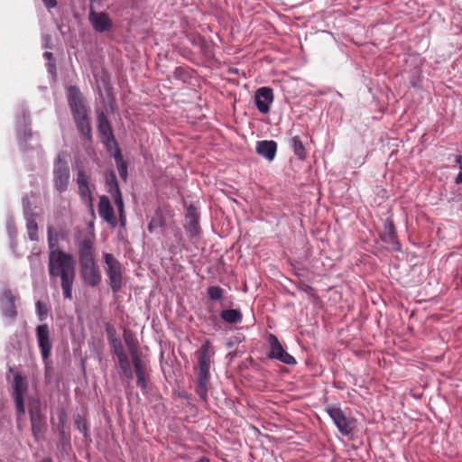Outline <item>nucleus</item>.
<instances>
[{"mask_svg": "<svg viewBox=\"0 0 462 462\" xmlns=\"http://www.w3.org/2000/svg\"><path fill=\"white\" fill-rule=\"evenodd\" d=\"M75 259L65 251L49 252L48 272L51 279L60 278V285L65 300H71L75 281Z\"/></svg>", "mask_w": 462, "mask_h": 462, "instance_id": "obj_1", "label": "nucleus"}, {"mask_svg": "<svg viewBox=\"0 0 462 462\" xmlns=\"http://www.w3.org/2000/svg\"><path fill=\"white\" fill-rule=\"evenodd\" d=\"M79 276L82 282L91 288L101 283L102 275L95 260L94 241L90 237L82 239L78 245Z\"/></svg>", "mask_w": 462, "mask_h": 462, "instance_id": "obj_2", "label": "nucleus"}, {"mask_svg": "<svg viewBox=\"0 0 462 462\" xmlns=\"http://www.w3.org/2000/svg\"><path fill=\"white\" fill-rule=\"evenodd\" d=\"M68 92V102L76 127L85 139L90 141L92 138V129L88 109L83 102L81 93L76 86L69 87Z\"/></svg>", "mask_w": 462, "mask_h": 462, "instance_id": "obj_3", "label": "nucleus"}, {"mask_svg": "<svg viewBox=\"0 0 462 462\" xmlns=\"http://www.w3.org/2000/svg\"><path fill=\"white\" fill-rule=\"evenodd\" d=\"M68 153L60 152L53 162V183L54 188L59 193H63L68 189L70 171L68 163Z\"/></svg>", "mask_w": 462, "mask_h": 462, "instance_id": "obj_4", "label": "nucleus"}, {"mask_svg": "<svg viewBox=\"0 0 462 462\" xmlns=\"http://www.w3.org/2000/svg\"><path fill=\"white\" fill-rule=\"evenodd\" d=\"M103 259L110 289L114 293H117L124 286L122 263L110 253H104Z\"/></svg>", "mask_w": 462, "mask_h": 462, "instance_id": "obj_5", "label": "nucleus"}, {"mask_svg": "<svg viewBox=\"0 0 462 462\" xmlns=\"http://www.w3.org/2000/svg\"><path fill=\"white\" fill-rule=\"evenodd\" d=\"M325 411L343 436H350L353 434L355 420L346 417L340 407L327 405Z\"/></svg>", "mask_w": 462, "mask_h": 462, "instance_id": "obj_6", "label": "nucleus"}, {"mask_svg": "<svg viewBox=\"0 0 462 462\" xmlns=\"http://www.w3.org/2000/svg\"><path fill=\"white\" fill-rule=\"evenodd\" d=\"M269 344V352L267 357L269 359L278 360L285 365H295L296 359L289 354L274 334H269L267 337Z\"/></svg>", "mask_w": 462, "mask_h": 462, "instance_id": "obj_7", "label": "nucleus"}, {"mask_svg": "<svg viewBox=\"0 0 462 462\" xmlns=\"http://www.w3.org/2000/svg\"><path fill=\"white\" fill-rule=\"evenodd\" d=\"M36 339L40 349L42 361L51 358L52 350V341L49 325L44 323L38 325L35 328Z\"/></svg>", "mask_w": 462, "mask_h": 462, "instance_id": "obj_8", "label": "nucleus"}, {"mask_svg": "<svg viewBox=\"0 0 462 462\" xmlns=\"http://www.w3.org/2000/svg\"><path fill=\"white\" fill-rule=\"evenodd\" d=\"M27 389L28 385L23 376L20 374H16L14 377L12 395L14 401L15 410L18 416L23 415L25 413L23 395L27 392Z\"/></svg>", "mask_w": 462, "mask_h": 462, "instance_id": "obj_9", "label": "nucleus"}, {"mask_svg": "<svg viewBox=\"0 0 462 462\" xmlns=\"http://www.w3.org/2000/svg\"><path fill=\"white\" fill-rule=\"evenodd\" d=\"M76 181L81 201L88 206L93 212V196L89 186V176L83 168L78 169Z\"/></svg>", "mask_w": 462, "mask_h": 462, "instance_id": "obj_10", "label": "nucleus"}, {"mask_svg": "<svg viewBox=\"0 0 462 462\" xmlns=\"http://www.w3.org/2000/svg\"><path fill=\"white\" fill-rule=\"evenodd\" d=\"M97 131L102 143L107 149H110L112 145L116 146V149L118 148L113 134L111 125L104 113H101L97 116Z\"/></svg>", "mask_w": 462, "mask_h": 462, "instance_id": "obj_11", "label": "nucleus"}, {"mask_svg": "<svg viewBox=\"0 0 462 462\" xmlns=\"http://www.w3.org/2000/svg\"><path fill=\"white\" fill-rule=\"evenodd\" d=\"M273 99V90L269 87H261L255 91L254 103L258 111L262 114L269 113Z\"/></svg>", "mask_w": 462, "mask_h": 462, "instance_id": "obj_12", "label": "nucleus"}, {"mask_svg": "<svg viewBox=\"0 0 462 462\" xmlns=\"http://www.w3.org/2000/svg\"><path fill=\"white\" fill-rule=\"evenodd\" d=\"M88 20L93 29L98 32H109L113 27V23L107 14L96 12L92 7H90Z\"/></svg>", "mask_w": 462, "mask_h": 462, "instance_id": "obj_13", "label": "nucleus"}, {"mask_svg": "<svg viewBox=\"0 0 462 462\" xmlns=\"http://www.w3.org/2000/svg\"><path fill=\"white\" fill-rule=\"evenodd\" d=\"M382 241L391 245L392 250L400 252L402 246L398 241L394 223L391 217H387L383 224V230L380 235Z\"/></svg>", "mask_w": 462, "mask_h": 462, "instance_id": "obj_14", "label": "nucleus"}, {"mask_svg": "<svg viewBox=\"0 0 462 462\" xmlns=\"http://www.w3.org/2000/svg\"><path fill=\"white\" fill-rule=\"evenodd\" d=\"M186 219L188 220L184 226L186 233L190 237L198 236L200 233L199 213L195 205L190 204L187 207Z\"/></svg>", "mask_w": 462, "mask_h": 462, "instance_id": "obj_15", "label": "nucleus"}, {"mask_svg": "<svg viewBox=\"0 0 462 462\" xmlns=\"http://www.w3.org/2000/svg\"><path fill=\"white\" fill-rule=\"evenodd\" d=\"M198 355V369L210 370L211 358L215 355L214 347L208 339H206L199 349L197 351Z\"/></svg>", "mask_w": 462, "mask_h": 462, "instance_id": "obj_16", "label": "nucleus"}, {"mask_svg": "<svg viewBox=\"0 0 462 462\" xmlns=\"http://www.w3.org/2000/svg\"><path fill=\"white\" fill-rule=\"evenodd\" d=\"M210 372L209 370L198 369L196 393L199 400L207 402L209 390Z\"/></svg>", "mask_w": 462, "mask_h": 462, "instance_id": "obj_17", "label": "nucleus"}, {"mask_svg": "<svg viewBox=\"0 0 462 462\" xmlns=\"http://www.w3.org/2000/svg\"><path fill=\"white\" fill-rule=\"evenodd\" d=\"M0 308L3 315L11 319H14L17 316V311L14 305V297L11 290L5 289L2 291L0 298Z\"/></svg>", "mask_w": 462, "mask_h": 462, "instance_id": "obj_18", "label": "nucleus"}, {"mask_svg": "<svg viewBox=\"0 0 462 462\" xmlns=\"http://www.w3.org/2000/svg\"><path fill=\"white\" fill-rule=\"evenodd\" d=\"M98 213L99 216L109 225L115 226L116 224V218L115 215V210L109 199L103 195L99 198L98 203Z\"/></svg>", "mask_w": 462, "mask_h": 462, "instance_id": "obj_19", "label": "nucleus"}, {"mask_svg": "<svg viewBox=\"0 0 462 462\" xmlns=\"http://www.w3.org/2000/svg\"><path fill=\"white\" fill-rule=\"evenodd\" d=\"M256 152L269 162H272L277 152V143L273 140L258 141L255 145Z\"/></svg>", "mask_w": 462, "mask_h": 462, "instance_id": "obj_20", "label": "nucleus"}, {"mask_svg": "<svg viewBox=\"0 0 462 462\" xmlns=\"http://www.w3.org/2000/svg\"><path fill=\"white\" fill-rule=\"evenodd\" d=\"M23 118L24 123V127L21 133L18 134V139L19 143L22 146L23 150L28 149L27 143L32 136V132L30 127L31 125V119H30V113L28 110L23 111Z\"/></svg>", "mask_w": 462, "mask_h": 462, "instance_id": "obj_21", "label": "nucleus"}, {"mask_svg": "<svg viewBox=\"0 0 462 462\" xmlns=\"http://www.w3.org/2000/svg\"><path fill=\"white\" fill-rule=\"evenodd\" d=\"M220 319L228 324H239L243 320V314L239 309H226L219 313Z\"/></svg>", "mask_w": 462, "mask_h": 462, "instance_id": "obj_22", "label": "nucleus"}, {"mask_svg": "<svg viewBox=\"0 0 462 462\" xmlns=\"http://www.w3.org/2000/svg\"><path fill=\"white\" fill-rule=\"evenodd\" d=\"M290 145H291V149L293 150L295 156L298 159H300L301 161H304L306 159V156H307L306 149H305L303 142L300 136L296 135V136L291 137L290 139Z\"/></svg>", "mask_w": 462, "mask_h": 462, "instance_id": "obj_23", "label": "nucleus"}, {"mask_svg": "<svg viewBox=\"0 0 462 462\" xmlns=\"http://www.w3.org/2000/svg\"><path fill=\"white\" fill-rule=\"evenodd\" d=\"M26 221V229L28 237L31 241H38V225L36 223V215H30L24 217Z\"/></svg>", "mask_w": 462, "mask_h": 462, "instance_id": "obj_24", "label": "nucleus"}, {"mask_svg": "<svg viewBox=\"0 0 462 462\" xmlns=\"http://www.w3.org/2000/svg\"><path fill=\"white\" fill-rule=\"evenodd\" d=\"M59 233L52 226L47 227V240L49 252L62 251L59 248Z\"/></svg>", "mask_w": 462, "mask_h": 462, "instance_id": "obj_25", "label": "nucleus"}, {"mask_svg": "<svg viewBox=\"0 0 462 462\" xmlns=\"http://www.w3.org/2000/svg\"><path fill=\"white\" fill-rule=\"evenodd\" d=\"M114 158H115L116 163V167H117V171H118V174H119L120 178L123 180H126L127 175H128L127 162L125 161H124L119 148L116 149Z\"/></svg>", "mask_w": 462, "mask_h": 462, "instance_id": "obj_26", "label": "nucleus"}, {"mask_svg": "<svg viewBox=\"0 0 462 462\" xmlns=\"http://www.w3.org/2000/svg\"><path fill=\"white\" fill-rule=\"evenodd\" d=\"M106 191L112 196L121 192L116 173L111 171L106 175Z\"/></svg>", "mask_w": 462, "mask_h": 462, "instance_id": "obj_27", "label": "nucleus"}, {"mask_svg": "<svg viewBox=\"0 0 462 462\" xmlns=\"http://www.w3.org/2000/svg\"><path fill=\"white\" fill-rule=\"evenodd\" d=\"M136 375L137 385L141 388L143 393H148V378L146 376L145 368H139L134 370Z\"/></svg>", "mask_w": 462, "mask_h": 462, "instance_id": "obj_28", "label": "nucleus"}, {"mask_svg": "<svg viewBox=\"0 0 462 462\" xmlns=\"http://www.w3.org/2000/svg\"><path fill=\"white\" fill-rule=\"evenodd\" d=\"M164 225L165 223L162 212L160 210H156L155 214L151 218L147 228L150 233H152L157 228L162 227Z\"/></svg>", "mask_w": 462, "mask_h": 462, "instance_id": "obj_29", "label": "nucleus"}, {"mask_svg": "<svg viewBox=\"0 0 462 462\" xmlns=\"http://www.w3.org/2000/svg\"><path fill=\"white\" fill-rule=\"evenodd\" d=\"M30 420H31L32 435L35 438V439L38 440L39 436L42 433V431L44 430V425H45L42 416L39 417V418L32 419Z\"/></svg>", "mask_w": 462, "mask_h": 462, "instance_id": "obj_30", "label": "nucleus"}, {"mask_svg": "<svg viewBox=\"0 0 462 462\" xmlns=\"http://www.w3.org/2000/svg\"><path fill=\"white\" fill-rule=\"evenodd\" d=\"M225 293V290L217 285H212L208 287L207 294L210 300L217 301L220 300Z\"/></svg>", "mask_w": 462, "mask_h": 462, "instance_id": "obj_31", "label": "nucleus"}, {"mask_svg": "<svg viewBox=\"0 0 462 462\" xmlns=\"http://www.w3.org/2000/svg\"><path fill=\"white\" fill-rule=\"evenodd\" d=\"M112 197L114 199L116 206L118 209L121 224L125 225V217L124 215V201H123L122 193L119 192V193L114 194V195H112Z\"/></svg>", "mask_w": 462, "mask_h": 462, "instance_id": "obj_32", "label": "nucleus"}, {"mask_svg": "<svg viewBox=\"0 0 462 462\" xmlns=\"http://www.w3.org/2000/svg\"><path fill=\"white\" fill-rule=\"evenodd\" d=\"M194 42L197 43L205 55L210 56L212 53V42L207 41L205 38L198 36L197 39L194 40Z\"/></svg>", "mask_w": 462, "mask_h": 462, "instance_id": "obj_33", "label": "nucleus"}, {"mask_svg": "<svg viewBox=\"0 0 462 462\" xmlns=\"http://www.w3.org/2000/svg\"><path fill=\"white\" fill-rule=\"evenodd\" d=\"M75 424L77 429L83 433L84 437H88V424L85 417L77 415L75 418Z\"/></svg>", "mask_w": 462, "mask_h": 462, "instance_id": "obj_34", "label": "nucleus"}, {"mask_svg": "<svg viewBox=\"0 0 462 462\" xmlns=\"http://www.w3.org/2000/svg\"><path fill=\"white\" fill-rule=\"evenodd\" d=\"M109 344L111 346L112 353L114 356H119L126 354L123 343L119 337L110 341Z\"/></svg>", "mask_w": 462, "mask_h": 462, "instance_id": "obj_35", "label": "nucleus"}, {"mask_svg": "<svg viewBox=\"0 0 462 462\" xmlns=\"http://www.w3.org/2000/svg\"><path fill=\"white\" fill-rule=\"evenodd\" d=\"M30 420L42 417L41 403L39 401H32L29 404Z\"/></svg>", "mask_w": 462, "mask_h": 462, "instance_id": "obj_36", "label": "nucleus"}, {"mask_svg": "<svg viewBox=\"0 0 462 462\" xmlns=\"http://www.w3.org/2000/svg\"><path fill=\"white\" fill-rule=\"evenodd\" d=\"M36 313L40 321H43L46 319L48 316V309L45 303L41 300H37L35 303Z\"/></svg>", "mask_w": 462, "mask_h": 462, "instance_id": "obj_37", "label": "nucleus"}, {"mask_svg": "<svg viewBox=\"0 0 462 462\" xmlns=\"http://www.w3.org/2000/svg\"><path fill=\"white\" fill-rule=\"evenodd\" d=\"M124 340L127 346L129 354L136 353L138 351L137 344L134 342V340L132 338L131 336L127 335L126 332L124 333Z\"/></svg>", "mask_w": 462, "mask_h": 462, "instance_id": "obj_38", "label": "nucleus"}, {"mask_svg": "<svg viewBox=\"0 0 462 462\" xmlns=\"http://www.w3.org/2000/svg\"><path fill=\"white\" fill-rule=\"evenodd\" d=\"M173 75L176 79L181 80L183 82H186L188 79H189L188 70L182 67L176 68Z\"/></svg>", "mask_w": 462, "mask_h": 462, "instance_id": "obj_39", "label": "nucleus"}, {"mask_svg": "<svg viewBox=\"0 0 462 462\" xmlns=\"http://www.w3.org/2000/svg\"><path fill=\"white\" fill-rule=\"evenodd\" d=\"M57 417L59 420L58 428L60 430L63 431L68 420V415L64 408L59 410Z\"/></svg>", "mask_w": 462, "mask_h": 462, "instance_id": "obj_40", "label": "nucleus"}, {"mask_svg": "<svg viewBox=\"0 0 462 462\" xmlns=\"http://www.w3.org/2000/svg\"><path fill=\"white\" fill-rule=\"evenodd\" d=\"M22 204H23V216L29 217L30 215H36L32 208V203L28 196H24L22 199Z\"/></svg>", "mask_w": 462, "mask_h": 462, "instance_id": "obj_41", "label": "nucleus"}, {"mask_svg": "<svg viewBox=\"0 0 462 462\" xmlns=\"http://www.w3.org/2000/svg\"><path fill=\"white\" fill-rule=\"evenodd\" d=\"M120 370H125L131 367L129 358L127 355L116 356Z\"/></svg>", "mask_w": 462, "mask_h": 462, "instance_id": "obj_42", "label": "nucleus"}, {"mask_svg": "<svg viewBox=\"0 0 462 462\" xmlns=\"http://www.w3.org/2000/svg\"><path fill=\"white\" fill-rule=\"evenodd\" d=\"M105 328H106V335H107L109 342L114 340V339L118 338V336L116 334V330L115 327L112 324L106 323L105 325Z\"/></svg>", "mask_w": 462, "mask_h": 462, "instance_id": "obj_43", "label": "nucleus"}, {"mask_svg": "<svg viewBox=\"0 0 462 462\" xmlns=\"http://www.w3.org/2000/svg\"><path fill=\"white\" fill-rule=\"evenodd\" d=\"M130 356L132 358V362H133L134 370L144 367L143 365V361H142L139 352H136V353L134 352Z\"/></svg>", "mask_w": 462, "mask_h": 462, "instance_id": "obj_44", "label": "nucleus"}, {"mask_svg": "<svg viewBox=\"0 0 462 462\" xmlns=\"http://www.w3.org/2000/svg\"><path fill=\"white\" fill-rule=\"evenodd\" d=\"M44 364V376L46 379L50 377L51 369V363L50 358L46 361H42Z\"/></svg>", "mask_w": 462, "mask_h": 462, "instance_id": "obj_45", "label": "nucleus"}, {"mask_svg": "<svg viewBox=\"0 0 462 462\" xmlns=\"http://www.w3.org/2000/svg\"><path fill=\"white\" fill-rule=\"evenodd\" d=\"M7 231L11 237H14L16 236V229L14 225L12 222L7 223Z\"/></svg>", "mask_w": 462, "mask_h": 462, "instance_id": "obj_46", "label": "nucleus"}, {"mask_svg": "<svg viewBox=\"0 0 462 462\" xmlns=\"http://www.w3.org/2000/svg\"><path fill=\"white\" fill-rule=\"evenodd\" d=\"M47 9L54 8L57 5V0H42Z\"/></svg>", "mask_w": 462, "mask_h": 462, "instance_id": "obj_47", "label": "nucleus"}, {"mask_svg": "<svg viewBox=\"0 0 462 462\" xmlns=\"http://www.w3.org/2000/svg\"><path fill=\"white\" fill-rule=\"evenodd\" d=\"M121 373H122V375L127 380H132L134 377L133 371H132L131 367L128 369H125V370H122Z\"/></svg>", "mask_w": 462, "mask_h": 462, "instance_id": "obj_48", "label": "nucleus"}, {"mask_svg": "<svg viewBox=\"0 0 462 462\" xmlns=\"http://www.w3.org/2000/svg\"><path fill=\"white\" fill-rule=\"evenodd\" d=\"M43 39H44L43 47L46 49H51V37L50 35H45Z\"/></svg>", "mask_w": 462, "mask_h": 462, "instance_id": "obj_49", "label": "nucleus"}, {"mask_svg": "<svg viewBox=\"0 0 462 462\" xmlns=\"http://www.w3.org/2000/svg\"><path fill=\"white\" fill-rule=\"evenodd\" d=\"M43 57L48 60H53V54L50 51H45L43 53Z\"/></svg>", "mask_w": 462, "mask_h": 462, "instance_id": "obj_50", "label": "nucleus"}, {"mask_svg": "<svg viewBox=\"0 0 462 462\" xmlns=\"http://www.w3.org/2000/svg\"><path fill=\"white\" fill-rule=\"evenodd\" d=\"M455 182L456 184H462V171L457 175Z\"/></svg>", "mask_w": 462, "mask_h": 462, "instance_id": "obj_51", "label": "nucleus"}, {"mask_svg": "<svg viewBox=\"0 0 462 462\" xmlns=\"http://www.w3.org/2000/svg\"><path fill=\"white\" fill-rule=\"evenodd\" d=\"M456 162L458 163L460 171H462V155L457 156Z\"/></svg>", "mask_w": 462, "mask_h": 462, "instance_id": "obj_52", "label": "nucleus"}, {"mask_svg": "<svg viewBox=\"0 0 462 462\" xmlns=\"http://www.w3.org/2000/svg\"><path fill=\"white\" fill-rule=\"evenodd\" d=\"M236 356V352H230V353L227 354V357H229L230 360H232Z\"/></svg>", "mask_w": 462, "mask_h": 462, "instance_id": "obj_53", "label": "nucleus"}, {"mask_svg": "<svg viewBox=\"0 0 462 462\" xmlns=\"http://www.w3.org/2000/svg\"><path fill=\"white\" fill-rule=\"evenodd\" d=\"M199 462H210V460L207 457H202L199 458Z\"/></svg>", "mask_w": 462, "mask_h": 462, "instance_id": "obj_54", "label": "nucleus"}, {"mask_svg": "<svg viewBox=\"0 0 462 462\" xmlns=\"http://www.w3.org/2000/svg\"><path fill=\"white\" fill-rule=\"evenodd\" d=\"M34 258H35V257H34L33 255H30V256H28V259L30 260V262H31V263L32 262V260H33Z\"/></svg>", "mask_w": 462, "mask_h": 462, "instance_id": "obj_55", "label": "nucleus"}, {"mask_svg": "<svg viewBox=\"0 0 462 462\" xmlns=\"http://www.w3.org/2000/svg\"><path fill=\"white\" fill-rule=\"evenodd\" d=\"M233 346H234V343H233V342H231V341H230V342H228V343H227V346H228V347H232Z\"/></svg>", "mask_w": 462, "mask_h": 462, "instance_id": "obj_56", "label": "nucleus"}]
</instances>
